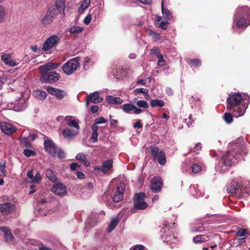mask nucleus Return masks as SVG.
Here are the masks:
<instances>
[{
    "mask_svg": "<svg viewBox=\"0 0 250 250\" xmlns=\"http://www.w3.org/2000/svg\"><path fill=\"white\" fill-rule=\"evenodd\" d=\"M242 100V95L238 93L230 94L227 99V108L229 112H234L233 115L236 117L243 115L245 112L246 107L243 105L239 106Z\"/></svg>",
    "mask_w": 250,
    "mask_h": 250,
    "instance_id": "obj_1",
    "label": "nucleus"
},
{
    "mask_svg": "<svg viewBox=\"0 0 250 250\" xmlns=\"http://www.w3.org/2000/svg\"><path fill=\"white\" fill-rule=\"evenodd\" d=\"M81 58L75 57L68 61L62 66V70L64 73L70 75L73 74L80 66Z\"/></svg>",
    "mask_w": 250,
    "mask_h": 250,
    "instance_id": "obj_2",
    "label": "nucleus"
},
{
    "mask_svg": "<svg viewBox=\"0 0 250 250\" xmlns=\"http://www.w3.org/2000/svg\"><path fill=\"white\" fill-rule=\"evenodd\" d=\"M145 196L144 192L135 194L134 197V207L135 208L144 209L147 208L148 205L144 200Z\"/></svg>",
    "mask_w": 250,
    "mask_h": 250,
    "instance_id": "obj_3",
    "label": "nucleus"
},
{
    "mask_svg": "<svg viewBox=\"0 0 250 250\" xmlns=\"http://www.w3.org/2000/svg\"><path fill=\"white\" fill-rule=\"evenodd\" d=\"M59 79V75L55 71L45 72L42 73L41 81L44 83H52Z\"/></svg>",
    "mask_w": 250,
    "mask_h": 250,
    "instance_id": "obj_4",
    "label": "nucleus"
},
{
    "mask_svg": "<svg viewBox=\"0 0 250 250\" xmlns=\"http://www.w3.org/2000/svg\"><path fill=\"white\" fill-rule=\"evenodd\" d=\"M60 38L57 35H52L48 38H47L46 41L44 42L42 50L44 51H47L50 50L54 46L58 44Z\"/></svg>",
    "mask_w": 250,
    "mask_h": 250,
    "instance_id": "obj_5",
    "label": "nucleus"
},
{
    "mask_svg": "<svg viewBox=\"0 0 250 250\" xmlns=\"http://www.w3.org/2000/svg\"><path fill=\"white\" fill-rule=\"evenodd\" d=\"M227 191L229 193H230L232 195L234 194H238L242 193V195L244 193L250 194V191H249L248 189L246 188H243V187H241L240 188H237V184L236 181H232L231 182L229 186L227 188Z\"/></svg>",
    "mask_w": 250,
    "mask_h": 250,
    "instance_id": "obj_6",
    "label": "nucleus"
},
{
    "mask_svg": "<svg viewBox=\"0 0 250 250\" xmlns=\"http://www.w3.org/2000/svg\"><path fill=\"white\" fill-rule=\"evenodd\" d=\"M103 98L99 96L98 91H95L88 94L85 98V104L87 106L90 103L98 104L101 103Z\"/></svg>",
    "mask_w": 250,
    "mask_h": 250,
    "instance_id": "obj_7",
    "label": "nucleus"
},
{
    "mask_svg": "<svg viewBox=\"0 0 250 250\" xmlns=\"http://www.w3.org/2000/svg\"><path fill=\"white\" fill-rule=\"evenodd\" d=\"M123 110L127 114H139L142 112L143 109L138 108L131 104H125L122 106Z\"/></svg>",
    "mask_w": 250,
    "mask_h": 250,
    "instance_id": "obj_8",
    "label": "nucleus"
},
{
    "mask_svg": "<svg viewBox=\"0 0 250 250\" xmlns=\"http://www.w3.org/2000/svg\"><path fill=\"white\" fill-rule=\"evenodd\" d=\"M125 188V184L123 183H121L117 186L115 195L113 197L114 202H119L123 199Z\"/></svg>",
    "mask_w": 250,
    "mask_h": 250,
    "instance_id": "obj_9",
    "label": "nucleus"
},
{
    "mask_svg": "<svg viewBox=\"0 0 250 250\" xmlns=\"http://www.w3.org/2000/svg\"><path fill=\"white\" fill-rule=\"evenodd\" d=\"M162 185V180L160 177H154L151 180L150 189L155 193H158L161 190Z\"/></svg>",
    "mask_w": 250,
    "mask_h": 250,
    "instance_id": "obj_10",
    "label": "nucleus"
},
{
    "mask_svg": "<svg viewBox=\"0 0 250 250\" xmlns=\"http://www.w3.org/2000/svg\"><path fill=\"white\" fill-rule=\"evenodd\" d=\"M56 15L57 13L55 9L54 8H50L45 16L42 19V23L44 25L50 24Z\"/></svg>",
    "mask_w": 250,
    "mask_h": 250,
    "instance_id": "obj_11",
    "label": "nucleus"
},
{
    "mask_svg": "<svg viewBox=\"0 0 250 250\" xmlns=\"http://www.w3.org/2000/svg\"><path fill=\"white\" fill-rule=\"evenodd\" d=\"M64 121L67 126L79 130L80 128L79 120L76 117L73 116H67L65 117Z\"/></svg>",
    "mask_w": 250,
    "mask_h": 250,
    "instance_id": "obj_12",
    "label": "nucleus"
},
{
    "mask_svg": "<svg viewBox=\"0 0 250 250\" xmlns=\"http://www.w3.org/2000/svg\"><path fill=\"white\" fill-rule=\"evenodd\" d=\"M52 190L55 194L59 196H64L67 193L66 187L61 183L55 184L52 187Z\"/></svg>",
    "mask_w": 250,
    "mask_h": 250,
    "instance_id": "obj_13",
    "label": "nucleus"
},
{
    "mask_svg": "<svg viewBox=\"0 0 250 250\" xmlns=\"http://www.w3.org/2000/svg\"><path fill=\"white\" fill-rule=\"evenodd\" d=\"M0 128L2 132L7 135H10L16 131L15 126L5 122L0 123Z\"/></svg>",
    "mask_w": 250,
    "mask_h": 250,
    "instance_id": "obj_14",
    "label": "nucleus"
},
{
    "mask_svg": "<svg viewBox=\"0 0 250 250\" xmlns=\"http://www.w3.org/2000/svg\"><path fill=\"white\" fill-rule=\"evenodd\" d=\"M44 146L45 150L50 155L52 156H55L56 155L57 149L51 140H45L44 142Z\"/></svg>",
    "mask_w": 250,
    "mask_h": 250,
    "instance_id": "obj_15",
    "label": "nucleus"
},
{
    "mask_svg": "<svg viewBox=\"0 0 250 250\" xmlns=\"http://www.w3.org/2000/svg\"><path fill=\"white\" fill-rule=\"evenodd\" d=\"M1 60L5 64L11 67H14L17 66L19 64L18 62L15 61L11 59V55L10 54H3L1 55Z\"/></svg>",
    "mask_w": 250,
    "mask_h": 250,
    "instance_id": "obj_16",
    "label": "nucleus"
},
{
    "mask_svg": "<svg viewBox=\"0 0 250 250\" xmlns=\"http://www.w3.org/2000/svg\"><path fill=\"white\" fill-rule=\"evenodd\" d=\"M46 89L49 94L56 96L58 99H62L64 96L62 90L54 88L50 86H47Z\"/></svg>",
    "mask_w": 250,
    "mask_h": 250,
    "instance_id": "obj_17",
    "label": "nucleus"
},
{
    "mask_svg": "<svg viewBox=\"0 0 250 250\" xmlns=\"http://www.w3.org/2000/svg\"><path fill=\"white\" fill-rule=\"evenodd\" d=\"M15 209V206L11 203L0 204V211L6 214H9Z\"/></svg>",
    "mask_w": 250,
    "mask_h": 250,
    "instance_id": "obj_18",
    "label": "nucleus"
},
{
    "mask_svg": "<svg viewBox=\"0 0 250 250\" xmlns=\"http://www.w3.org/2000/svg\"><path fill=\"white\" fill-rule=\"evenodd\" d=\"M79 130L77 129H70L68 127H66L62 132V135L64 138L66 139H70L73 138L76 135L78 134Z\"/></svg>",
    "mask_w": 250,
    "mask_h": 250,
    "instance_id": "obj_19",
    "label": "nucleus"
},
{
    "mask_svg": "<svg viewBox=\"0 0 250 250\" xmlns=\"http://www.w3.org/2000/svg\"><path fill=\"white\" fill-rule=\"evenodd\" d=\"M250 24V16L248 15L240 18L236 22V25L238 28H246Z\"/></svg>",
    "mask_w": 250,
    "mask_h": 250,
    "instance_id": "obj_20",
    "label": "nucleus"
},
{
    "mask_svg": "<svg viewBox=\"0 0 250 250\" xmlns=\"http://www.w3.org/2000/svg\"><path fill=\"white\" fill-rule=\"evenodd\" d=\"M113 161L112 160H108L103 162L102 167H95L94 170L95 171H102L104 173H106L110 168L112 167Z\"/></svg>",
    "mask_w": 250,
    "mask_h": 250,
    "instance_id": "obj_21",
    "label": "nucleus"
},
{
    "mask_svg": "<svg viewBox=\"0 0 250 250\" xmlns=\"http://www.w3.org/2000/svg\"><path fill=\"white\" fill-rule=\"evenodd\" d=\"M231 156L232 155L230 154V152L229 151L227 152L222 156L220 164H222L226 166H230L234 163Z\"/></svg>",
    "mask_w": 250,
    "mask_h": 250,
    "instance_id": "obj_22",
    "label": "nucleus"
},
{
    "mask_svg": "<svg viewBox=\"0 0 250 250\" xmlns=\"http://www.w3.org/2000/svg\"><path fill=\"white\" fill-rule=\"evenodd\" d=\"M27 106V102L25 100H21L16 103L13 107V109L15 111H21L24 110Z\"/></svg>",
    "mask_w": 250,
    "mask_h": 250,
    "instance_id": "obj_23",
    "label": "nucleus"
},
{
    "mask_svg": "<svg viewBox=\"0 0 250 250\" xmlns=\"http://www.w3.org/2000/svg\"><path fill=\"white\" fill-rule=\"evenodd\" d=\"M59 65L58 63L49 62L40 66L39 69L41 70L42 73H45V72H48L49 70L57 68Z\"/></svg>",
    "mask_w": 250,
    "mask_h": 250,
    "instance_id": "obj_24",
    "label": "nucleus"
},
{
    "mask_svg": "<svg viewBox=\"0 0 250 250\" xmlns=\"http://www.w3.org/2000/svg\"><path fill=\"white\" fill-rule=\"evenodd\" d=\"M0 229L4 234L5 240L6 242H10L14 240V236L7 228L1 227Z\"/></svg>",
    "mask_w": 250,
    "mask_h": 250,
    "instance_id": "obj_25",
    "label": "nucleus"
},
{
    "mask_svg": "<svg viewBox=\"0 0 250 250\" xmlns=\"http://www.w3.org/2000/svg\"><path fill=\"white\" fill-rule=\"evenodd\" d=\"M189 190L192 195L195 197L203 196L204 195L203 192L198 189V185L190 186Z\"/></svg>",
    "mask_w": 250,
    "mask_h": 250,
    "instance_id": "obj_26",
    "label": "nucleus"
},
{
    "mask_svg": "<svg viewBox=\"0 0 250 250\" xmlns=\"http://www.w3.org/2000/svg\"><path fill=\"white\" fill-rule=\"evenodd\" d=\"M106 101L111 104H121L123 100L120 97H114L111 95H109L106 97Z\"/></svg>",
    "mask_w": 250,
    "mask_h": 250,
    "instance_id": "obj_27",
    "label": "nucleus"
},
{
    "mask_svg": "<svg viewBox=\"0 0 250 250\" xmlns=\"http://www.w3.org/2000/svg\"><path fill=\"white\" fill-rule=\"evenodd\" d=\"M161 7L163 15L165 18L166 19V20L167 21L170 20L172 19V15L168 9L164 8V0H162L161 2Z\"/></svg>",
    "mask_w": 250,
    "mask_h": 250,
    "instance_id": "obj_28",
    "label": "nucleus"
},
{
    "mask_svg": "<svg viewBox=\"0 0 250 250\" xmlns=\"http://www.w3.org/2000/svg\"><path fill=\"white\" fill-rule=\"evenodd\" d=\"M56 8L60 13L64 12L65 8V0H54Z\"/></svg>",
    "mask_w": 250,
    "mask_h": 250,
    "instance_id": "obj_29",
    "label": "nucleus"
},
{
    "mask_svg": "<svg viewBox=\"0 0 250 250\" xmlns=\"http://www.w3.org/2000/svg\"><path fill=\"white\" fill-rule=\"evenodd\" d=\"M33 95L36 98L40 100H44L47 96V94L45 91L40 90L34 91L33 92Z\"/></svg>",
    "mask_w": 250,
    "mask_h": 250,
    "instance_id": "obj_30",
    "label": "nucleus"
},
{
    "mask_svg": "<svg viewBox=\"0 0 250 250\" xmlns=\"http://www.w3.org/2000/svg\"><path fill=\"white\" fill-rule=\"evenodd\" d=\"M90 3V0H83L79 8L78 11L80 13H83L86 9Z\"/></svg>",
    "mask_w": 250,
    "mask_h": 250,
    "instance_id": "obj_31",
    "label": "nucleus"
},
{
    "mask_svg": "<svg viewBox=\"0 0 250 250\" xmlns=\"http://www.w3.org/2000/svg\"><path fill=\"white\" fill-rule=\"evenodd\" d=\"M208 237L206 235H199L194 237L193 241L195 243H202L207 241Z\"/></svg>",
    "mask_w": 250,
    "mask_h": 250,
    "instance_id": "obj_32",
    "label": "nucleus"
},
{
    "mask_svg": "<svg viewBox=\"0 0 250 250\" xmlns=\"http://www.w3.org/2000/svg\"><path fill=\"white\" fill-rule=\"evenodd\" d=\"M150 105L152 107H163L165 105V103L162 100L154 99L150 101Z\"/></svg>",
    "mask_w": 250,
    "mask_h": 250,
    "instance_id": "obj_33",
    "label": "nucleus"
},
{
    "mask_svg": "<svg viewBox=\"0 0 250 250\" xmlns=\"http://www.w3.org/2000/svg\"><path fill=\"white\" fill-rule=\"evenodd\" d=\"M76 158L77 160L81 161L85 166H88L89 165V163L88 162L85 155L83 153H80L78 154Z\"/></svg>",
    "mask_w": 250,
    "mask_h": 250,
    "instance_id": "obj_34",
    "label": "nucleus"
},
{
    "mask_svg": "<svg viewBox=\"0 0 250 250\" xmlns=\"http://www.w3.org/2000/svg\"><path fill=\"white\" fill-rule=\"evenodd\" d=\"M118 223H119V221L117 218H113L111 220V221L107 228V231L108 232H110L111 231H112L115 229L116 226L118 225Z\"/></svg>",
    "mask_w": 250,
    "mask_h": 250,
    "instance_id": "obj_35",
    "label": "nucleus"
},
{
    "mask_svg": "<svg viewBox=\"0 0 250 250\" xmlns=\"http://www.w3.org/2000/svg\"><path fill=\"white\" fill-rule=\"evenodd\" d=\"M83 30V27L79 26H73L71 27L69 31L71 34H79Z\"/></svg>",
    "mask_w": 250,
    "mask_h": 250,
    "instance_id": "obj_36",
    "label": "nucleus"
},
{
    "mask_svg": "<svg viewBox=\"0 0 250 250\" xmlns=\"http://www.w3.org/2000/svg\"><path fill=\"white\" fill-rule=\"evenodd\" d=\"M45 175L46 177H47L50 181L53 182L57 180L56 176L54 174L53 171L50 169L46 170Z\"/></svg>",
    "mask_w": 250,
    "mask_h": 250,
    "instance_id": "obj_37",
    "label": "nucleus"
},
{
    "mask_svg": "<svg viewBox=\"0 0 250 250\" xmlns=\"http://www.w3.org/2000/svg\"><path fill=\"white\" fill-rule=\"evenodd\" d=\"M150 149L154 159L156 160L161 150L157 146H150Z\"/></svg>",
    "mask_w": 250,
    "mask_h": 250,
    "instance_id": "obj_38",
    "label": "nucleus"
},
{
    "mask_svg": "<svg viewBox=\"0 0 250 250\" xmlns=\"http://www.w3.org/2000/svg\"><path fill=\"white\" fill-rule=\"evenodd\" d=\"M7 15V12L5 8L0 5V23L4 21Z\"/></svg>",
    "mask_w": 250,
    "mask_h": 250,
    "instance_id": "obj_39",
    "label": "nucleus"
},
{
    "mask_svg": "<svg viewBox=\"0 0 250 250\" xmlns=\"http://www.w3.org/2000/svg\"><path fill=\"white\" fill-rule=\"evenodd\" d=\"M136 105L138 108L147 109L149 107L148 104L145 100H139L136 103Z\"/></svg>",
    "mask_w": 250,
    "mask_h": 250,
    "instance_id": "obj_40",
    "label": "nucleus"
},
{
    "mask_svg": "<svg viewBox=\"0 0 250 250\" xmlns=\"http://www.w3.org/2000/svg\"><path fill=\"white\" fill-rule=\"evenodd\" d=\"M156 159H157L160 165H163L165 164V163H166V158L165 154L163 151H161L160 153L157 156Z\"/></svg>",
    "mask_w": 250,
    "mask_h": 250,
    "instance_id": "obj_41",
    "label": "nucleus"
},
{
    "mask_svg": "<svg viewBox=\"0 0 250 250\" xmlns=\"http://www.w3.org/2000/svg\"><path fill=\"white\" fill-rule=\"evenodd\" d=\"M248 234V229L244 228H239L236 231V234L239 237L246 236Z\"/></svg>",
    "mask_w": 250,
    "mask_h": 250,
    "instance_id": "obj_42",
    "label": "nucleus"
},
{
    "mask_svg": "<svg viewBox=\"0 0 250 250\" xmlns=\"http://www.w3.org/2000/svg\"><path fill=\"white\" fill-rule=\"evenodd\" d=\"M188 62L191 67H197L201 65V61L198 59H188Z\"/></svg>",
    "mask_w": 250,
    "mask_h": 250,
    "instance_id": "obj_43",
    "label": "nucleus"
},
{
    "mask_svg": "<svg viewBox=\"0 0 250 250\" xmlns=\"http://www.w3.org/2000/svg\"><path fill=\"white\" fill-rule=\"evenodd\" d=\"M21 144L25 147H30L31 146V144L29 141V140L27 137H21Z\"/></svg>",
    "mask_w": 250,
    "mask_h": 250,
    "instance_id": "obj_44",
    "label": "nucleus"
},
{
    "mask_svg": "<svg viewBox=\"0 0 250 250\" xmlns=\"http://www.w3.org/2000/svg\"><path fill=\"white\" fill-rule=\"evenodd\" d=\"M149 35L152 37L153 40L154 42H156L161 39L160 34L156 33L152 30L149 31Z\"/></svg>",
    "mask_w": 250,
    "mask_h": 250,
    "instance_id": "obj_45",
    "label": "nucleus"
},
{
    "mask_svg": "<svg viewBox=\"0 0 250 250\" xmlns=\"http://www.w3.org/2000/svg\"><path fill=\"white\" fill-rule=\"evenodd\" d=\"M224 119L227 124H230L233 121V118L230 113H225L224 116Z\"/></svg>",
    "mask_w": 250,
    "mask_h": 250,
    "instance_id": "obj_46",
    "label": "nucleus"
},
{
    "mask_svg": "<svg viewBox=\"0 0 250 250\" xmlns=\"http://www.w3.org/2000/svg\"><path fill=\"white\" fill-rule=\"evenodd\" d=\"M191 169L194 173H197L202 170V168L198 165L193 164L191 167Z\"/></svg>",
    "mask_w": 250,
    "mask_h": 250,
    "instance_id": "obj_47",
    "label": "nucleus"
},
{
    "mask_svg": "<svg viewBox=\"0 0 250 250\" xmlns=\"http://www.w3.org/2000/svg\"><path fill=\"white\" fill-rule=\"evenodd\" d=\"M42 179V177L41 176L40 173L37 172L34 177V179H32V183H39L41 181Z\"/></svg>",
    "mask_w": 250,
    "mask_h": 250,
    "instance_id": "obj_48",
    "label": "nucleus"
},
{
    "mask_svg": "<svg viewBox=\"0 0 250 250\" xmlns=\"http://www.w3.org/2000/svg\"><path fill=\"white\" fill-rule=\"evenodd\" d=\"M157 57L158 58V65L159 66H162L165 65L166 62L163 58V56L162 54H159V56Z\"/></svg>",
    "mask_w": 250,
    "mask_h": 250,
    "instance_id": "obj_49",
    "label": "nucleus"
},
{
    "mask_svg": "<svg viewBox=\"0 0 250 250\" xmlns=\"http://www.w3.org/2000/svg\"><path fill=\"white\" fill-rule=\"evenodd\" d=\"M5 161H2L0 163V172L1 173L0 174L1 176H5L6 175V171L5 170Z\"/></svg>",
    "mask_w": 250,
    "mask_h": 250,
    "instance_id": "obj_50",
    "label": "nucleus"
},
{
    "mask_svg": "<svg viewBox=\"0 0 250 250\" xmlns=\"http://www.w3.org/2000/svg\"><path fill=\"white\" fill-rule=\"evenodd\" d=\"M129 250H147V249L142 245H136L132 246Z\"/></svg>",
    "mask_w": 250,
    "mask_h": 250,
    "instance_id": "obj_51",
    "label": "nucleus"
},
{
    "mask_svg": "<svg viewBox=\"0 0 250 250\" xmlns=\"http://www.w3.org/2000/svg\"><path fill=\"white\" fill-rule=\"evenodd\" d=\"M148 92V90L147 89L144 88H136L134 90V93L135 94L138 93H143V94H147Z\"/></svg>",
    "mask_w": 250,
    "mask_h": 250,
    "instance_id": "obj_52",
    "label": "nucleus"
},
{
    "mask_svg": "<svg viewBox=\"0 0 250 250\" xmlns=\"http://www.w3.org/2000/svg\"><path fill=\"white\" fill-rule=\"evenodd\" d=\"M23 153L26 157L35 155V153L33 151L28 149L24 150Z\"/></svg>",
    "mask_w": 250,
    "mask_h": 250,
    "instance_id": "obj_53",
    "label": "nucleus"
},
{
    "mask_svg": "<svg viewBox=\"0 0 250 250\" xmlns=\"http://www.w3.org/2000/svg\"><path fill=\"white\" fill-rule=\"evenodd\" d=\"M150 53L151 54H155L157 57L159 56V54H161L160 52V51L158 47H154L150 50Z\"/></svg>",
    "mask_w": 250,
    "mask_h": 250,
    "instance_id": "obj_54",
    "label": "nucleus"
},
{
    "mask_svg": "<svg viewBox=\"0 0 250 250\" xmlns=\"http://www.w3.org/2000/svg\"><path fill=\"white\" fill-rule=\"evenodd\" d=\"M107 122V120L103 117H100L95 120V124H104Z\"/></svg>",
    "mask_w": 250,
    "mask_h": 250,
    "instance_id": "obj_55",
    "label": "nucleus"
},
{
    "mask_svg": "<svg viewBox=\"0 0 250 250\" xmlns=\"http://www.w3.org/2000/svg\"><path fill=\"white\" fill-rule=\"evenodd\" d=\"M91 20V15L88 14L84 19L83 22L85 24L88 25Z\"/></svg>",
    "mask_w": 250,
    "mask_h": 250,
    "instance_id": "obj_56",
    "label": "nucleus"
},
{
    "mask_svg": "<svg viewBox=\"0 0 250 250\" xmlns=\"http://www.w3.org/2000/svg\"><path fill=\"white\" fill-rule=\"evenodd\" d=\"M98 133L95 132H92V134L91 137V139L93 143H96L98 140Z\"/></svg>",
    "mask_w": 250,
    "mask_h": 250,
    "instance_id": "obj_57",
    "label": "nucleus"
},
{
    "mask_svg": "<svg viewBox=\"0 0 250 250\" xmlns=\"http://www.w3.org/2000/svg\"><path fill=\"white\" fill-rule=\"evenodd\" d=\"M168 24V22L167 21H163L159 23V26L162 29L165 30L167 28V25Z\"/></svg>",
    "mask_w": 250,
    "mask_h": 250,
    "instance_id": "obj_58",
    "label": "nucleus"
},
{
    "mask_svg": "<svg viewBox=\"0 0 250 250\" xmlns=\"http://www.w3.org/2000/svg\"><path fill=\"white\" fill-rule=\"evenodd\" d=\"M56 154H57V153H56ZM65 153L64 152L61 150H59L58 152H57V156L60 159H63L65 158Z\"/></svg>",
    "mask_w": 250,
    "mask_h": 250,
    "instance_id": "obj_59",
    "label": "nucleus"
},
{
    "mask_svg": "<svg viewBox=\"0 0 250 250\" xmlns=\"http://www.w3.org/2000/svg\"><path fill=\"white\" fill-rule=\"evenodd\" d=\"M201 148V145L199 143L196 145V146L193 147L192 151L194 152H196L198 153V151L200 150Z\"/></svg>",
    "mask_w": 250,
    "mask_h": 250,
    "instance_id": "obj_60",
    "label": "nucleus"
},
{
    "mask_svg": "<svg viewBox=\"0 0 250 250\" xmlns=\"http://www.w3.org/2000/svg\"><path fill=\"white\" fill-rule=\"evenodd\" d=\"M77 177L80 179H83L85 178L84 174L81 171H78L76 172Z\"/></svg>",
    "mask_w": 250,
    "mask_h": 250,
    "instance_id": "obj_61",
    "label": "nucleus"
},
{
    "mask_svg": "<svg viewBox=\"0 0 250 250\" xmlns=\"http://www.w3.org/2000/svg\"><path fill=\"white\" fill-rule=\"evenodd\" d=\"M80 166L76 163H72L70 165V168L72 170H75Z\"/></svg>",
    "mask_w": 250,
    "mask_h": 250,
    "instance_id": "obj_62",
    "label": "nucleus"
},
{
    "mask_svg": "<svg viewBox=\"0 0 250 250\" xmlns=\"http://www.w3.org/2000/svg\"><path fill=\"white\" fill-rule=\"evenodd\" d=\"M133 127L134 128H140L143 127V125L141 124V121L139 120L134 124Z\"/></svg>",
    "mask_w": 250,
    "mask_h": 250,
    "instance_id": "obj_63",
    "label": "nucleus"
},
{
    "mask_svg": "<svg viewBox=\"0 0 250 250\" xmlns=\"http://www.w3.org/2000/svg\"><path fill=\"white\" fill-rule=\"evenodd\" d=\"M99 109V107L97 105H92L90 108V111L93 113H96Z\"/></svg>",
    "mask_w": 250,
    "mask_h": 250,
    "instance_id": "obj_64",
    "label": "nucleus"
}]
</instances>
